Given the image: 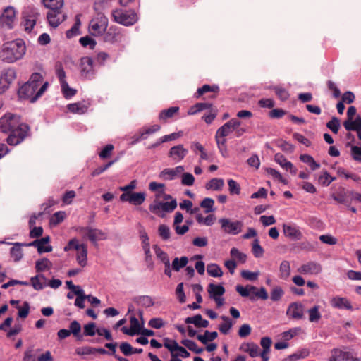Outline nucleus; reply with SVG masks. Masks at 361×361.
Listing matches in <instances>:
<instances>
[{"instance_id": "32", "label": "nucleus", "mask_w": 361, "mask_h": 361, "mask_svg": "<svg viewBox=\"0 0 361 361\" xmlns=\"http://www.w3.org/2000/svg\"><path fill=\"white\" fill-rule=\"evenodd\" d=\"M290 274V267L288 261L283 260L279 267V278L286 280Z\"/></svg>"}, {"instance_id": "20", "label": "nucleus", "mask_w": 361, "mask_h": 361, "mask_svg": "<svg viewBox=\"0 0 361 361\" xmlns=\"http://www.w3.org/2000/svg\"><path fill=\"white\" fill-rule=\"evenodd\" d=\"M303 312L304 307L301 303L293 302L288 306L286 314L290 318L300 319L303 317Z\"/></svg>"}, {"instance_id": "21", "label": "nucleus", "mask_w": 361, "mask_h": 361, "mask_svg": "<svg viewBox=\"0 0 361 361\" xmlns=\"http://www.w3.org/2000/svg\"><path fill=\"white\" fill-rule=\"evenodd\" d=\"M274 160L285 170L289 171L293 175L296 174L297 169L290 161H288L283 154L280 153L276 154L274 156Z\"/></svg>"}, {"instance_id": "54", "label": "nucleus", "mask_w": 361, "mask_h": 361, "mask_svg": "<svg viewBox=\"0 0 361 361\" xmlns=\"http://www.w3.org/2000/svg\"><path fill=\"white\" fill-rule=\"evenodd\" d=\"M66 217V213L63 211L55 212L50 219V224L53 226H56L62 222Z\"/></svg>"}, {"instance_id": "52", "label": "nucleus", "mask_w": 361, "mask_h": 361, "mask_svg": "<svg viewBox=\"0 0 361 361\" xmlns=\"http://www.w3.org/2000/svg\"><path fill=\"white\" fill-rule=\"evenodd\" d=\"M161 128V126L158 124H154L149 128H144L140 130L141 137L142 139H146L147 135L153 134L159 131Z\"/></svg>"}, {"instance_id": "42", "label": "nucleus", "mask_w": 361, "mask_h": 361, "mask_svg": "<svg viewBox=\"0 0 361 361\" xmlns=\"http://www.w3.org/2000/svg\"><path fill=\"white\" fill-rule=\"evenodd\" d=\"M219 90V87L217 85H204L202 87L198 88L197 92L195 93V97L197 98L201 97L206 92H217Z\"/></svg>"}, {"instance_id": "48", "label": "nucleus", "mask_w": 361, "mask_h": 361, "mask_svg": "<svg viewBox=\"0 0 361 361\" xmlns=\"http://www.w3.org/2000/svg\"><path fill=\"white\" fill-rule=\"evenodd\" d=\"M188 262L187 257H181L180 259L176 257L172 262V269L178 271L181 268L185 267Z\"/></svg>"}, {"instance_id": "60", "label": "nucleus", "mask_w": 361, "mask_h": 361, "mask_svg": "<svg viewBox=\"0 0 361 361\" xmlns=\"http://www.w3.org/2000/svg\"><path fill=\"white\" fill-rule=\"evenodd\" d=\"M214 201L213 199L212 198H209V197H206L204 198L200 203V206L202 207V208H204L206 209V212L207 213H209V212H214Z\"/></svg>"}, {"instance_id": "12", "label": "nucleus", "mask_w": 361, "mask_h": 361, "mask_svg": "<svg viewBox=\"0 0 361 361\" xmlns=\"http://www.w3.org/2000/svg\"><path fill=\"white\" fill-rule=\"evenodd\" d=\"M16 12L13 7L8 6L2 13L0 17V22L3 26H6L8 29H11L13 27L16 21Z\"/></svg>"}, {"instance_id": "43", "label": "nucleus", "mask_w": 361, "mask_h": 361, "mask_svg": "<svg viewBox=\"0 0 361 361\" xmlns=\"http://www.w3.org/2000/svg\"><path fill=\"white\" fill-rule=\"evenodd\" d=\"M284 295V291L281 286L274 287L270 292V299L273 302L279 301Z\"/></svg>"}, {"instance_id": "29", "label": "nucleus", "mask_w": 361, "mask_h": 361, "mask_svg": "<svg viewBox=\"0 0 361 361\" xmlns=\"http://www.w3.org/2000/svg\"><path fill=\"white\" fill-rule=\"evenodd\" d=\"M207 290L210 298L212 299L222 296L225 293V288L221 284L209 283Z\"/></svg>"}, {"instance_id": "23", "label": "nucleus", "mask_w": 361, "mask_h": 361, "mask_svg": "<svg viewBox=\"0 0 361 361\" xmlns=\"http://www.w3.org/2000/svg\"><path fill=\"white\" fill-rule=\"evenodd\" d=\"M49 241H50L49 236H46V237L42 238L41 239H37V240H34V241L27 244L26 245L27 246H32V247H37V252L39 254H42V253H44V252H51L52 250V247L51 245H47L46 247H42V246H39V243H41V242H49Z\"/></svg>"}, {"instance_id": "6", "label": "nucleus", "mask_w": 361, "mask_h": 361, "mask_svg": "<svg viewBox=\"0 0 361 361\" xmlns=\"http://www.w3.org/2000/svg\"><path fill=\"white\" fill-rule=\"evenodd\" d=\"M114 20L125 26L134 25L138 20L136 13L132 10L115 9L112 11Z\"/></svg>"}, {"instance_id": "64", "label": "nucleus", "mask_w": 361, "mask_h": 361, "mask_svg": "<svg viewBox=\"0 0 361 361\" xmlns=\"http://www.w3.org/2000/svg\"><path fill=\"white\" fill-rule=\"evenodd\" d=\"M195 182V178L190 173H183L182 175L181 183L183 185L191 186Z\"/></svg>"}, {"instance_id": "57", "label": "nucleus", "mask_w": 361, "mask_h": 361, "mask_svg": "<svg viewBox=\"0 0 361 361\" xmlns=\"http://www.w3.org/2000/svg\"><path fill=\"white\" fill-rule=\"evenodd\" d=\"M232 257L237 259L240 262L245 263L247 260V255L239 251L238 249L233 247L230 251Z\"/></svg>"}, {"instance_id": "16", "label": "nucleus", "mask_w": 361, "mask_h": 361, "mask_svg": "<svg viewBox=\"0 0 361 361\" xmlns=\"http://www.w3.org/2000/svg\"><path fill=\"white\" fill-rule=\"evenodd\" d=\"M283 234L291 240H299L302 237V233L299 227L295 224H284L283 225Z\"/></svg>"}, {"instance_id": "55", "label": "nucleus", "mask_w": 361, "mask_h": 361, "mask_svg": "<svg viewBox=\"0 0 361 361\" xmlns=\"http://www.w3.org/2000/svg\"><path fill=\"white\" fill-rule=\"evenodd\" d=\"M252 252L254 256L257 258H259L263 256L264 250L262 247L259 245V240L255 239L252 243Z\"/></svg>"}, {"instance_id": "2", "label": "nucleus", "mask_w": 361, "mask_h": 361, "mask_svg": "<svg viewBox=\"0 0 361 361\" xmlns=\"http://www.w3.org/2000/svg\"><path fill=\"white\" fill-rule=\"evenodd\" d=\"M25 42L18 39L3 44L0 51V58L4 63H12L20 60L25 54Z\"/></svg>"}, {"instance_id": "11", "label": "nucleus", "mask_w": 361, "mask_h": 361, "mask_svg": "<svg viewBox=\"0 0 361 361\" xmlns=\"http://www.w3.org/2000/svg\"><path fill=\"white\" fill-rule=\"evenodd\" d=\"M66 15L61 9H49L47 13V18L49 25L54 28L57 27L66 19Z\"/></svg>"}, {"instance_id": "39", "label": "nucleus", "mask_w": 361, "mask_h": 361, "mask_svg": "<svg viewBox=\"0 0 361 361\" xmlns=\"http://www.w3.org/2000/svg\"><path fill=\"white\" fill-rule=\"evenodd\" d=\"M218 336V334L216 331L209 332V331H205L204 335H198L197 338L203 344H207L209 341H212L216 339Z\"/></svg>"}, {"instance_id": "56", "label": "nucleus", "mask_w": 361, "mask_h": 361, "mask_svg": "<svg viewBox=\"0 0 361 361\" xmlns=\"http://www.w3.org/2000/svg\"><path fill=\"white\" fill-rule=\"evenodd\" d=\"M340 120L336 117H333L327 123L326 127L334 133L336 134L340 128Z\"/></svg>"}, {"instance_id": "28", "label": "nucleus", "mask_w": 361, "mask_h": 361, "mask_svg": "<svg viewBox=\"0 0 361 361\" xmlns=\"http://www.w3.org/2000/svg\"><path fill=\"white\" fill-rule=\"evenodd\" d=\"M16 78V72L14 68H9L2 71L0 80L6 84L8 87Z\"/></svg>"}, {"instance_id": "53", "label": "nucleus", "mask_w": 361, "mask_h": 361, "mask_svg": "<svg viewBox=\"0 0 361 361\" xmlns=\"http://www.w3.org/2000/svg\"><path fill=\"white\" fill-rule=\"evenodd\" d=\"M233 131V130L231 128L228 121H227L216 130V135L218 136H221V137H225Z\"/></svg>"}, {"instance_id": "26", "label": "nucleus", "mask_w": 361, "mask_h": 361, "mask_svg": "<svg viewBox=\"0 0 361 361\" xmlns=\"http://www.w3.org/2000/svg\"><path fill=\"white\" fill-rule=\"evenodd\" d=\"M343 126L348 131L355 130L357 133L360 131L361 116H357L355 120L346 119L343 122Z\"/></svg>"}, {"instance_id": "63", "label": "nucleus", "mask_w": 361, "mask_h": 361, "mask_svg": "<svg viewBox=\"0 0 361 361\" xmlns=\"http://www.w3.org/2000/svg\"><path fill=\"white\" fill-rule=\"evenodd\" d=\"M336 178L331 177L327 171H324L323 174L319 176V181L321 182L323 185L328 186Z\"/></svg>"}, {"instance_id": "27", "label": "nucleus", "mask_w": 361, "mask_h": 361, "mask_svg": "<svg viewBox=\"0 0 361 361\" xmlns=\"http://www.w3.org/2000/svg\"><path fill=\"white\" fill-rule=\"evenodd\" d=\"M186 324H192L196 327L206 328L209 326V322L206 319H203L201 314H198L194 317H189L185 319Z\"/></svg>"}, {"instance_id": "1", "label": "nucleus", "mask_w": 361, "mask_h": 361, "mask_svg": "<svg viewBox=\"0 0 361 361\" xmlns=\"http://www.w3.org/2000/svg\"><path fill=\"white\" fill-rule=\"evenodd\" d=\"M48 85L47 82H43V77L40 73H34L29 80L19 88L18 94L20 98L29 99L33 103L42 97Z\"/></svg>"}, {"instance_id": "33", "label": "nucleus", "mask_w": 361, "mask_h": 361, "mask_svg": "<svg viewBox=\"0 0 361 361\" xmlns=\"http://www.w3.org/2000/svg\"><path fill=\"white\" fill-rule=\"evenodd\" d=\"M52 263L47 258L40 259L35 262V269L37 272L49 270L51 268Z\"/></svg>"}, {"instance_id": "25", "label": "nucleus", "mask_w": 361, "mask_h": 361, "mask_svg": "<svg viewBox=\"0 0 361 361\" xmlns=\"http://www.w3.org/2000/svg\"><path fill=\"white\" fill-rule=\"evenodd\" d=\"M76 260L78 263L82 267L87 265V246L86 244L82 243L79 250H76Z\"/></svg>"}, {"instance_id": "34", "label": "nucleus", "mask_w": 361, "mask_h": 361, "mask_svg": "<svg viewBox=\"0 0 361 361\" xmlns=\"http://www.w3.org/2000/svg\"><path fill=\"white\" fill-rule=\"evenodd\" d=\"M68 331L70 334H72L78 340L82 339V336L80 334L81 325L78 321L74 320L71 322Z\"/></svg>"}, {"instance_id": "14", "label": "nucleus", "mask_w": 361, "mask_h": 361, "mask_svg": "<svg viewBox=\"0 0 361 361\" xmlns=\"http://www.w3.org/2000/svg\"><path fill=\"white\" fill-rule=\"evenodd\" d=\"M329 361H360V360L354 357L350 352L334 348L331 351V357Z\"/></svg>"}, {"instance_id": "9", "label": "nucleus", "mask_w": 361, "mask_h": 361, "mask_svg": "<svg viewBox=\"0 0 361 361\" xmlns=\"http://www.w3.org/2000/svg\"><path fill=\"white\" fill-rule=\"evenodd\" d=\"M221 230L227 234L238 235L242 231L243 223L241 221H233L230 219L222 218L219 219Z\"/></svg>"}, {"instance_id": "3", "label": "nucleus", "mask_w": 361, "mask_h": 361, "mask_svg": "<svg viewBox=\"0 0 361 361\" xmlns=\"http://www.w3.org/2000/svg\"><path fill=\"white\" fill-rule=\"evenodd\" d=\"M235 290L242 297L249 298L252 302L255 301L257 298L266 300L269 298L267 290L264 287L257 288L256 286L251 285H247L246 286L237 285Z\"/></svg>"}, {"instance_id": "61", "label": "nucleus", "mask_w": 361, "mask_h": 361, "mask_svg": "<svg viewBox=\"0 0 361 361\" xmlns=\"http://www.w3.org/2000/svg\"><path fill=\"white\" fill-rule=\"evenodd\" d=\"M228 190L231 195H239L240 192V185L234 180H228Z\"/></svg>"}, {"instance_id": "49", "label": "nucleus", "mask_w": 361, "mask_h": 361, "mask_svg": "<svg viewBox=\"0 0 361 361\" xmlns=\"http://www.w3.org/2000/svg\"><path fill=\"white\" fill-rule=\"evenodd\" d=\"M153 250L157 257L160 259L164 264L166 263L170 262L167 253L163 251L157 245H153Z\"/></svg>"}, {"instance_id": "7", "label": "nucleus", "mask_w": 361, "mask_h": 361, "mask_svg": "<svg viewBox=\"0 0 361 361\" xmlns=\"http://www.w3.org/2000/svg\"><path fill=\"white\" fill-rule=\"evenodd\" d=\"M108 18L102 13H98L89 24V32L93 36L102 35L106 30Z\"/></svg>"}, {"instance_id": "17", "label": "nucleus", "mask_w": 361, "mask_h": 361, "mask_svg": "<svg viewBox=\"0 0 361 361\" xmlns=\"http://www.w3.org/2000/svg\"><path fill=\"white\" fill-rule=\"evenodd\" d=\"M188 153V150L180 144L172 147L168 153V156L176 162H180L186 157Z\"/></svg>"}, {"instance_id": "44", "label": "nucleus", "mask_w": 361, "mask_h": 361, "mask_svg": "<svg viewBox=\"0 0 361 361\" xmlns=\"http://www.w3.org/2000/svg\"><path fill=\"white\" fill-rule=\"evenodd\" d=\"M207 274L213 277H220L223 275L221 267L216 264H210L207 267Z\"/></svg>"}, {"instance_id": "8", "label": "nucleus", "mask_w": 361, "mask_h": 361, "mask_svg": "<svg viewBox=\"0 0 361 361\" xmlns=\"http://www.w3.org/2000/svg\"><path fill=\"white\" fill-rule=\"evenodd\" d=\"M22 123L21 117L19 115L6 113L0 118V131L8 134Z\"/></svg>"}, {"instance_id": "58", "label": "nucleus", "mask_w": 361, "mask_h": 361, "mask_svg": "<svg viewBox=\"0 0 361 361\" xmlns=\"http://www.w3.org/2000/svg\"><path fill=\"white\" fill-rule=\"evenodd\" d=\"M11 255L14 258L16 262L19 261L23 257V250L19 243H16L15 246L11 248Z\"/></svg>"}, {"instance_id": "24", "label": "nucleus", "mask_w": 361, "mask_h": 361, "mask_svg": "<svg viewBox=\"0 0 361 361\" xmlns=\"http://www.w3.org/2000/svg\"><path fill=\"white\" fill-rule=\"evenodd\" d=\"M240 350L242 351H244L245 353H247L250 357H257L259 353V346L255 344V343H243L240 346Z\"/></svg>"}, {"instance_id": "41", "label": "nucleus", "mask_w": 361, "mask_h": 361, "mask_svg": "<svg viewBox=\"0 0 361 361\" xmlns=\"http://www.w3.org/2000/svg\"><path fill=\"white\" fill-rule=\"evenodd\" d=\"M221 318L224 320V323L219 324V330L223 334H227L233 326L231 319L226 316H221Z\"/></svg>"}, {"instance_id": "22", "label": "nucleus", "mask_w": 361, "mask_h": 361, "mask_svg": "<svg viewBox=\"0 0 361 361\" xmlns=\"http://www.w3.org/2000/svg\"><path fill=\"white\" fill-rule=\"evenodd\" d=\"M333 307L337 309H345L350 310L353 309L350 302L346 298L343 297H334L330 302Z\"/></svg>"}, {"instance_id": "4", "label": "nucleus", "mask_w": 361, "mask_h": 361, "mask_svg": "<svg viewBox=\"0 0 361 361\" xmlns=\"http://www.w3.org/2000/svg\"><path fill=\"white\" fill-rule=\"evenodd\" d=\"M74 230L83 240H89L94 245H97V241L106 239V234L104 232L91 226H76Z\"/></svg>"}, {"instance_id": "47", "label": "nucleus", "mask_w": 361, "mask_h": 361, "mask_svg": "<svg viewBox=\"0 0 361 361\" xmlns=\"http://www.w3.org/2000/svg\"><path fill=\"white\" fill-rule=\"evenodd\" d=\"M274 90L275 94L279 99L281 101H286L288 99L290 94L287 90L281 86H274L272 88Z\"/></svg>"}, {"instance_id": "38", "label": "nucleus", "mask_w": 361, "mask_h": 361, "mask_svg": "<svg viewBox=\"0 0 361 361\" xmlns=\"http://www.w3.org/2000/svg\"><path fill=\"white\" fill-rule=\"evenodd\" d=\"M331 197L337 202L343 204L347 207H349L350 204V202L347 199V195L344 190L332 194Z\"/></svg>"}, {"instance_id": "30", "label": "nucleus", "mask_w": 361, "mask_h": 361, "mask_svg": "<svg viewBox=\"0 0 361 361\" xmlns=\"http://www.w3.org/2000/svg\"><path fill=\"white\" fill-rule=\"evenodd\" d=\"M67 109L73 114H82L87 111V106L81 102L69 104Z\"/></svg>"}, {"instance_id": "50", "label": "nucleus", "mask_w": 361, "mask_h": 361, "mask_svg": "<svg viewBox=\"0 0 361 361\" xmlns=\"http://www.w3.org/2000/svg\"><path fill=\"white\" fill-rule=\"evenodd\" d=\"M158 234L163 240L166 241L169 240L171 237L170 228L166 224L159 225L158 228Z\"/></svg>"}, {"instance_id": "45", "label": "nucleus", "mask_w": 361, "mask_h": 361, "mask_svg": "<svg viewBox=\"0 0 361 361\" xmlns=\"http://www.w3.org/2000/svg\"><path fill=\"white\" fill-rule=\"evenodd\" d=\"M43 4L48 9H61L63 6V0H42Z\"/></svg>"}, {"instance_id": "18", "label": "nucleus", "mask_w": 361, "mask_h": 361, "mask_svg": "<svg viewBox=\"0 0 361 361\" xmlns=\"http://www.w3.org/2000/svg\"><path fill=\"white\" fill-rule=\"evenodd\" d=\"M322 267L320 264L315 262H309L306 264L300 266L298 271L301 274H309V275H316L321 272Z\"/></svg>"}, {"instance_id": "10", "label": "nucleus", "mask_w": 361, "mask_h": 361, "mask_svg": "<svg viewBox=\"0 0 361 361\" xmlns=\"http://www.w3.org/2000/svg\"><path fill=\"white\" fill-rule=\"evenodd\" d=\"M177 207V202L176 199H172L170 202H159L154 201L153 204L149 205V209L151 212L160 216L161 212H171ZM163 216V215H161Z\"/></svg>"}, {"instance_id": "40", "label": "nucleus", "mask_w": 361, "mask_h": 361, "mask_svg": "<svg viewBox=\"0 0 361 361\" xmlns=\"http://www.w3.org/2000/svg\"><path fill=\"white\" fill-rule=\"evenodd\" d=\"M181 343L188 348L190 350L197 353L200 354L203 352L204 349L202 348H199L195 342L189 339H183L181 341Z\"/></svg>"}, {"instance_id": "19", "label": "nucleus", "mask_w": 361, "mask_h": 361, "mask_svg": "<svg viewBox=\"0 0 361 361\" xmlns=\"http://www.w3.org/2000/svg\"><path fill=\"white\" fill-rule=\"evenodd\" d=\"M184 171L183 166H178L175 168H166L161 171L159 178L164 180H173Z\"/></svg>"}, {"instance_id": "46", "label": "nucleus", "mask_w": 361, "mask_h": 361, "mask_svg": "<svg viewBox=\"0 0 361 361\" xmlns=\"http://www.w3.org/2000/svg\"><path fill=\"white\" fill-rule=\"evenodd\" d=\"M319 307L314 305L313 307L308 310L309 321L310 322H317L321 319V313L319 311Z\"/></svg>"}, {"instance_id": "51", "label": "nucleus", "mask_w": 361, "mask_h": 361, "mask_svg": "<svg viewBox=\"0 0 361 361\" xmlns=\"http://www.w3.org/2000/svg\"><path fill=\"white\" fill-rule=\"evenodd\" d=\"M61 87L66 99H71L76 94V90L70 87L67 82H63V84L61 85Z\"/></svg>"}, {"instance_id": "59", "label": "nucleus", "mask_w": 361, "mask_h": 361, "mask_svg": "<svg viewBox=\"0 0 361 361\" xmlns=\"http://www.w3.org/2000/svg\"><path fill=\"white\" fill-rule=\"evenodd\" d=\"M36 24V18L34 16L29 18L24 17L23 25L25 30L30 32Z\"/></svg>"}, {"instance_id": "31", "label": "nucleus", "mask_w": 361, "mask_h": 361, "mask_svg": "<svg viewBox=\"0 0 361 361\" xmlns=\"http://www.w3.org/2000/svg\"><path fill=\"white\" fill-rule=\"evenodd\" d=\"M224 185L222 178H214L211 179L205 185L207 190H221Z\"/></svg>"}, {"instance_id": "37", "label": "nucleus", "mask_w": 361, "mask_h": 361, "mask_svg": "<svg viewBox=\"0 0 361 361\" xmlns=\"http://www.w3.org/2000/svg\"><path fill=\"white\" fill-rule=\"evenodd\" d=\"M179 111L178 106H172L167 109L162 110L159 115L160 120H166L172 118Z\"/></svg>"}, {"instance_id": "15", "label": "nucleus", "mask_w": 361, "mask_h": 361, "mask_svg": "<svg viewBox=\"0 0 361 361\" xmlns=\"http://www.w3.org/2000/svg\"><path fill=\"white\" fill-rule=\"evenodd\" d=\"M80 72L81 75L86 78L91 79L94 77V71L93 69V60L92 58L85 56L81 59Z\"/></svg>"}, {"instance_id": "36", "label": "nucleus", "mask_w": 361, "mask_h": 361, "mask_svg": "<svg viewBox=\"0 0 361 361\" xmlns=\"http://www.w3.org/2000/svg\"><path fill=\"white\" fill-rule=\"evenodd\" d=\"M212 104L208 102H200L197 103L194 106H191L188 111V114L193 115L198 112H200L205 109H212Z\"/></svg>"}, {"instance_id": "62", "label": "nucleus", "mask_w": 361, "mask_h": 361, "mask_svg": "<svg viewBox=\"0 0 361 361\" xmlns=\"http://www.w3.org/2000/svg\"><path fill=\"white\" fill-rule=\"evenodd\" d=\"M114 145L111 144L106 145L103 149L99 152V156L101 159H105L110 157L112 151L114 150Z\"/></svg>"}, {"instance_id": "5", "label": "nucleus", "mask_w": 361, "mask_h": 361, "mask_svg": "<svg viewBox=\"0 0 361 361\" xmlns=\"http://www.w3.org/2000/svg\"><path fill=\"white\" fill-rule=\"evenodd\" d=\"M8 134L6 142L11 146H16L30 135V128L27 123L23 122L18 127L14 128Z\"/></svg>"}, {"instance_id": "35", "label": "nucleus", "mask_w": 361, "mask_h": 361, "mask_svg": "<svg viewBox=\"0 0 361 361\" xmlns=\"http://www.w3.org/2000/svg\"><path fill=\"white\" fill-rule=\"evenodd\" d=\"M300 159L303 163L307 164L312 171L318 169L320 167V164L317 163L314 158L309 154H301Z\"/></svg>"}, {"instance_id": "13", "label": "nucleus", "mask_w": 361, "mask_h": 361, "mask_svg": "<svg viewBox=\"0 0 361 361\" xmlns=\"http://www.w3.org/2000/svg\"><path fill=\"white\" fill-rule=\"evenodd\" d=\"M145 200V194L144 192H123L120 196L121 202H128L134 205L142 204Z\"/></svg>"}]
</instances>
